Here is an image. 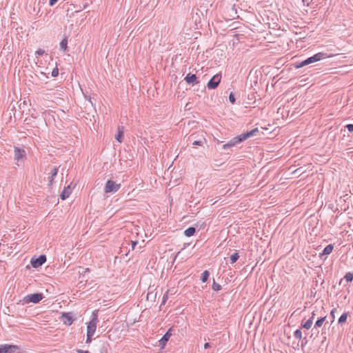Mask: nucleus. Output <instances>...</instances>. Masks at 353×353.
Here are the masks:
<instances>
[{
	"mask_svg": "<svg viewBox=\"0 0 353 353\" xmlns=\"http://www.w3.org/2000/svg\"><path fill=\"white\" fill-rule=\"evenodd\" d=\"M307 65H309V58L306 59L305 60H304V61H303L301 62H298L297 61V62L295 63V66L297 68L303 67V66Z\"/></svg>",
	"mask_w": 353,
	"mask_h": 353,
	"instance_id": "20",
	"label": "nucleus"
},
{
	"mask_svg": "<svg viewBox=\"0 0 353 353\" xmlns=\"http://www.w3.org/2000/svg\"><path fill=\"white\" fill-rule=\"evenodd\" d=\"M14 159L17 160V161L23 160V159L26 158V151L23 149L20 148L19 147H14Z\"/></svg>",
	"mask_w": 353,
	"mask_h": 353,
	"instance_id": "10",
	"label": "nucleus"
},
{
	"mask_svg": "<svg viewBox=\"0 0 353 353\" xmlns=\"http://www.w3.org/2000/svg\"><path fill=\"white\" fill-rule=\"evenodd\" d=\"M43 298V296L41 293H34L30 294L26 296L23 298V301L26 303H38L40 301H41Z\"/></svg>",
	"mask_w": 353,
	"mask_h": 353,
	"instance_id": "5",
	"label": "nucleus"
},
{
	"mask_svg": "<svg viewBox=\"0 0 353 353\" xmlns=\"http://www.w3.org/2000/svg\"><path fill=\"white\" fill-rule=\"evenodd\" d=\"M124 133V127L123 126H118V133L115 137V139L119 142H122V138Z\"/></svg>",
	"mask_w": 353,
	"mask_h": 353,
	"instance_id": "17",
	"label": "nucleus"
},
{
	"mask_svg": "<svg viewBox=\"0 0 353 353\" xmlns=\"http://www.w3.org/2000/svg\"><path fill=\"white\" fill-rule=\"evenodd\" d=\"M309 325H310V323H309V319H307V320L304 319V320L303 321L302 326H303L304 328H305V329H307V330H309Z\"/></svg>",
	"mask_w": 353,
	"mask_h": 353,
	"instance_id": "29",
	"label": "nucleus"
},
{
	"mask_svg": "<svg viewBox=\"0 0 353 353\" xmlns=\"http://www.w3.org/2000/svg\"><path fill=\"white\" fill-rule=\"evenodd\" d=\"M202 143H203V141L199 140V141H194L192 143V145H202Z\"/></svg>",
	"mask_w": 353,
	"mask_h": 353,
	"instance_id": "35",
	"label": "nucleus"
},
{
	"mask_svg": "<svg viewBox=\"0 0 353 353\" xmlns=\"http://www.w3.org/2000/svg\"><path fill=\"white\" fill-rule=\"evenodd\" d=\"M58 74H59V70H58V68H54L52 70V76L53 77H56L58 76Z\"/></svg>",
	"mask_w": 353,
	"mask_h": 353,
	"instance_id": "31",
	"label": "nucleus"
},
{
	"mask_svg": "<svg viewBox=\"0 0 353 353\" xmlns=\"http://www.w3.org/2000/svg\"><path fill=\"white\" fill-rule=\"evenodd\" d=\"M211 347V344H210V343H205L204 344V348H205V349H207V348H208V347Z\"/></svg>",
	"mask_w": 353,
	"mask_h": 353,
	"instance_id": "38",
	"label": "nucleus"
},
{
	"mask_svg": "<svg viewBox=\"0 0 353 353\" xmlns=\"http://www.w3.org/2000/svg\"><path fill=\"white\" fill-rule=\"evenodd\" d=\"M259 133L258 128H254L246 133L241 134L239 136H237L232 139H231L228 143L224 144L223 145V150H228V148L234 146L235 145L246 140L247 139L254 137Z\"/></svg>",
	"mask_w": 353,
	"mask_h": 353,
	"instance_id": "1",
	"label": "nucleus"
},
{
	"mask_svg": "<svg viewBox=\"0 0 353 353\" xmlns=\"http://www.w3.org/2000/svg\"><path fill=\"white\" fill-rule=\"evenodd\" d=\"M333 249H334L333 245L332 244H329L323 250L322 252H321L319 254H320V255H321V254L327 255L332 252Z\"/></svg>",
	"mask_w": 353,
	"mask_h": 353,
	"instance_id": "18",
	"label": "nucleus"
},
{
	"mask_svg": "<svg viewBox=\"0 0 353 353\" xmlns=\"http://www.w3.org/2000/svg\"><path fill=\"white\" fill-rule=\"evenodd\" d=\"M310 254H312V256H314V255H316V252H315V253H312V252H310Z\"/></svg>",
	"mask_w": 353,
	"mask_h": 353,
	"instance_id": "42",
	"label": "nucleus"
},
{
	"mask_svg": "<svg viewBox=\"0 0 353 353\" xmlns=\"http://www.w3.org/2000/svg\"><path fill=\"white\" fill-rule=\"evenodd\" d=\"M212 288L213 290L218 292L221 290V285L214 281Z\"/></svg>",
	"mask_w": 353,
	"mask_h": 353,
	"instance_id": "25",
	"label": "nucleus"
},
{
	"mask_svg": "<svg viewBox=\"0 0 353 353\" xmlns=\"http://www.w3.org/2000/svg\"><path fill=\"white\" fill-rule=\"evenodd\" d=\"M221 79V75L220 74H216L214 75L210 80L208 81L207 84V87L208 89H215L218 87Z\"/></svg>",
	"mask_w": 353,
	"mask_h": 353,
	"instance_id": "6",
	"label": "nucleus"
},
{
	"mask_svg": "<svg viewBox=\"0 0 353 353\" xmlns=\"http://www.w3.org/2000/svg\"><path fill=\"white\" fill-rule=\"evenodd\" d=\"M209 276H210V273L208 270H205L202 274H201V280L203 283H205L208 281V278H209Z\"/></svg>",
	"mask_w": 353,
	"mask_h": 353,
	"instance_id": "22",
	"label": "nucleus"
},
{
	"mask_svg": "<svg viewBox=\"0 0 353 353\" xmlns=\"http://www.w3.org/2000/svg\"><path fill=\"white\" fill-rule=\"evenodd\" d=\"M306 81V79H303L299 80V86H304L305 85V81Z\"/></svg>",
	"mask_w": 353,
	"mask_h": 353,
	"instance_id": "36",
	"label": "nucleus"
},
{
	"mask_svg": "<svg viewBox=\"0 0 353 353\" xmlns=\"http://www.w3.org/2000/svg\"><path fill=\"white\" fill-rule=\"evenodd\" d=\"M239 255L237 252L232 254L230 256V263L231 264L234 263L235 262H236V261L239 259Z\"/></svg>",
	"mask_w": 353,
	"mask_h": 353,
	"instance_id": "24",
	"label": "nucleus"
},
{
	"mask_svg": "<svg viewBox=\"0 0 353 353\" xmlns=\"http://www.w3.org/2000/svg\"><path fill=\"white\" fill-rule=\"evenodd\" d=\"M72 193V189L70 188V185H68L67 187H65L63 191L61 192L60 194V198L62 200H65L69 197L70 194Z\"/></svg>",
	"mask_w": 353,
	"mask_h": 353,
	"instance_id": "15",
	"label": "nucleus"
},
{
	"mask_svg": "<svg viewBox=\"0 0 353 353\" xmlns=\"http://www.w3.org/2000/svg\"><path fill=\"white\" fill-rule=\"evenodd\" d=\"M44 53H45V50L43 49H41V48L38 49L36 51V54H37L39 56L43 55Z\"/></svg>",
	"mask_w": 353,
	"mask_h": 353,
	"instance_id": "32",
	"label": "nucleus"
},
{
	"mask_svg": "<svg viewBox=\"0 0 353 353\" xmlns=\"http://www.w3.org/2000/svg\"><path fill=\"white\" fill-rule=\"evenodd\" d=\"M97 324V315L93 313V316L87 326V333L94 335Z\"/></svg>",
	"mask_w": 353,
	"mask_h": 353,
	"instance_id": "7",
	"label": "nucleus"
},
{
	"mask_svg": "<svg viewBox=\"0 0 353 353\" xmlns=\"http://www.w3.org/2000/svg\"><path fill=\"white\" fill-rule=\"evenodd\" d=\"M172 329L170 328L167 332L163 336V337L159 340V345L163 347L169 339L170 338L172 334H171Z\"/></svg>",
	"mask_w": 353,
	"mask_h": 353,
	"instance_id": "13",
	"label": "nucleus"
},
{
	"mask_svg": "<svg viewBox=\"0 0 353 353\" xmlns=\"http://www.w3.org/2000/svg\"><path fill=\"white\" fill-rule=\"evenodd\" d=\"M93 336L92 334H90L87 333V339H86V343H89L92 341V337Z\"/></svg>",
	"mask_w": 353,
	"mask_h": 353,
	"instance_id": "34",
	"label": "nucleus"
},
{
	"mask_svg": "<svg viewBox=\"0 0 353 353\" xmlns=\"http://www.w3.org/2000/svg\"><path fill=\"white\" fill-rule=\"evenodd\" d=\"M195 232H196V228L194 227H189L188 229H186L184 231V234L186 236L190 237V236H193Z\"/></svg>",
	"mask_w": 353,
	"mask_h": 353,
	"instance_id": "19",
	"label": "nucleus"
},
{
	"mask_svg": "<svg viewBox=\"0 0 353 353\" xmlns=\"http://www.w3.org/2000/svg\"><path fill=\"white\" fill-rule=\"evenodd\" d=\"M137 241H132V250L134 249L135 246L137 245Z\"/></svg>",
	"mask_w": 353,
	"mask_h": 353,
	"instance_id": "40",
	"label": "nucleus"
},
{
	"mask_svg": "<svg viewBox=\"0 0 353 353\" xmlns=\"http://www.w3.org/2000/svg\"><path fill=\"white\" fill-rule=\"evenodd\" d=\"M121 188L120 183H117L112 180H108L105 185L104 192L105 193L116 192Z\"/></svg>",
	"mask_w": 353,
	"mask_h": 353,
	"instance_id": "4",
	"label": "nucleus"
},
{
	"mask_svg": "<svg viewBox=\"0 0 353 353\" xmlns=\"http://www.w3.org/2000/svg\"><path fill=\"white\" fill-rule=\"evenodd\" d=\"M165 299H166V296H163V302H165Z\"/></svg>",
	"mask_w": 353,
	"mask_h": 353,
	"instance_id": "41",
	"label": "nucleus"
},
{
	"mask_svg": "<svg viewBox=\"0 0 353 353\" xmlns=\"http://www.w3.org/2000/svg\"><path fill=\"white\" fill-rule=\"evenodd\" d=\"M344 278L347 281V282H352L353 280V274L351 272H347L345 275Z\"/></svg>",
	"mask_w": 353,
	"mask_h": 353,
	"instance_id": "27",
	"label": "nucleus"
},
{
	"mask_svg": "<svg viewBox=\"0 0 353 353\" xmlns=\"http://www.w3.org/2000/svg\"><path fill=\"white\" fill-rule=\"evenodd\" d=\"M57 1L58 0H50L49 5L52 6L54 5L57 2Z\"/></svg>",
	"mask_w": 353,
	"mask_h": 353,
	"instance_id": "37",
	"label": "nucleus"
},
{
	"mask_svg": "<svg viewBox=\"0 0 353 353\" xmlns=\"http://www.w3.org/2000/svg\"><path fill=\"white\" fill-rule=\"evenodd\" d=\"M229 101H230L231 103L234 104L235 103V97H234V95L233 93H230V96H229Z\"/></svg>",
	"mask_w": 353,
	"mask_h": 353,
	"instance_id": "30",
	"label": "nucleus"
},
{
	"mask_svg": "<svg viewBox=\"0 0 353 353\" xmlns=\"http://www.w3.org/2000/svg\"><path fill=\"white\" fill-rule=\"evenodd\" d=\"M294 336L296 339H299V342H301V348L303 350L307 343L306 336L302 339V332L300 330H296L294 333Z\"/></svg>",
	"mask_w": 353,
	"mask_h": 353,
	"instance_id": "11",
	"label": "nucleus"
},
{
	"mask_svg": "<svg viewBox=\"0 0 353 353\" xmlns=\"http://www.w3.org/2000/svg\"><path fill=\"white\" fill-rule=\"evenodd\" d=\"M67 45H68V40L66 38H65L60 42V49L63 51H65L67 49V47H68Z\"/></svg>",
	"mask_w": 353,
	"mask_h": 353,
	"instance_id": "23",
	"label": "nucleus"
},
{
	"mask_svg": "<svg viewBox=\"0 0 353 353\" xmlns=\"http://www.w3.org/2000/svg\"><path fill=\"white\" fill-rule=\"evenodd\" d=\"M77 352H78V353H90L88 351H87V350H77Z\"/></svg>",
	"mask_w": 353,
	"mask_h": 353,
	"instance_id": "39",
	"label": "nucleus"
},
{
	"mask_svg": "<svg viewBox=\"0 0 353 353\" xmlns=\"http://www.w3.org/2000/svg\"><path fill=\"white\" fill-rule=\"evenodd\" d=\"M61 321L66 325H71L74 319L72 312H64L60 317Z\"/></svg>",
	"mask_w": 353,
	"mask_h": 353,
	"instance_id": "9",
	"label": "nucleus"
},
{
	"mask_svg": "<svg viewBox=\"0 0 353 353\" xmlns=\"http://www.w3.org/2000/svg\"><path fill=\"white\" fill-rule=\"evenodd\" d=\"M58 170H59V168L58 167H54L50 172L48 174V182H49V185H51L52 183V181L54 179V177L57 175V173H58Z\"/></svg>",
	"mask_w": 353,
	"mask_h": 353,
	"instance_id": "16",
	"label": "nucleus"
},
{
	"mask_svg": "<svg viewBox=\"0 0 353 353\" xmlns=\"http://www.w3.org/2000/svg\"><path fill=\"white\" fill-rule=\"evenodd\" d=\"M323 300L316 299L315 303L310 307V310H312V318L318 315H324L325 311L323 310Z\"/></svg>",
	"mask_w": 353,
	"mask_h": 353,
	"instance_id": "3",
	"label": "nucleus"
},
{
	"mask_svg": "<svg viewBox=\"0 0 353 353\" xmlns=\"http://www.w3.org/2000/svg\"><path fill=\"white\" fill-rule=\"evenodd\" d=\"M347 313H343L339 319L338 320V323H345L347 320Z\"/></svg>",
	"mask_w": 353,
	"mask_h": 353,
	"instance_id": "26",
	"label": "nucleus"
},
{
	"mask_svg": "<svg viewBox=\"0 0 353 353\" xmlns=\"http://www.w3.org/2000/svg\"><path fill=\"white\" fill-rule=\"evenodd\" d=\"M46 261V256L44 254L40 255L39 257H32L31 259V265L33 268H37L41 267Z\"/></svg>",
	"mask_w": 353,
	"mask_h": 353,
	"instance_id": "8",
	"label": "nucleus"
},
{
	"mask_svg": "<svg viewBox=\"0 0 353 353\" xmlns=\"http://www.w3.org/2000/svg\"><path fill=\"white\" fill-rule=\"evenodd\" d=\"M0 353H22L19 346L12 344L0 345Z\"/></svg>",
	"mask_w": 353,
	"mask_h": 353,
	"instance_id": "2",
	"label": "nucleus"
},
{
	"mask_svg": "<svg viewBox=\"0 0 353 353\" xmlns=\"http://www.w3.org/2000/svg\"><path fill=\"white\" fill-rule=\"evenodd\" d=\"M345 128L350 132H353V124H347Z\"/></svg>",
	"mask_w": 353,
	"mask_h": 353,
	"instance_id": "33",
	"label": "nucleus"
},
{
	"mask_svg": "<svg viewBox=\"0 0 353 353\" xmlns=\"http://www.w3.org/2000/svg\"><path fill=\"white\" fill-rule=\"evenodd\" d=\"M313 282L316 283V285H318L319 282H320L321 285H322L324 282V279L322 278L321 274H318V279H316V281H313Z\"/></svg>",
	"mask_w": 353,
	"mask_h": 353,
	"instance_id": "28",
	"label": "nucleus"
},
{
	"mask_svg": "<svg viewBox=\"0 0 353 353\" xmlns=\"http://www.w3.org/2000/svg\"><path fill=\"white\" fill-rule=\"evenodd\" d=\"M330 57V56L328 55L327 53L319 52V53L310 57V63H314L316 61H319L320 60L328 58Z\"/></svg>",
	"mask_w": 353,
	"mask_h": 353,
	"instance_id": "12",
	"label": "nucleus"
},
{
	"mask_svg": "<svg viewBox=\"0 0 353 353\" xmlns=\"http://www.w3.org/2000/svg\"><path fill=\"white\" fill-rule=\"evenodd\" d=\"M325 315H321L318 319V320L316 321L314 327H321L322 325V324L323 323V322L325 321Z\"/></svg>",
	"mask_w": 353,
	"mask_h": 353,
	"instance_id": "21",
	"label": "nucleus"
},
{
	"mask_svg": "<svg viewBox=\"0 0 353 353\" xmlns=\"http://www.w3.org/2000/svg\"><path fill=\"white\" fill-rule=\"evenodd\" d=\"M185 81L189 84L199 83V81H197V77L194 74H188L185 77Z\"/></svg>",
	"mask_w": 353,
	"mask_h": 353,
	"instance_id": "14",
	"label": "nucleus"
}]
</instances>
